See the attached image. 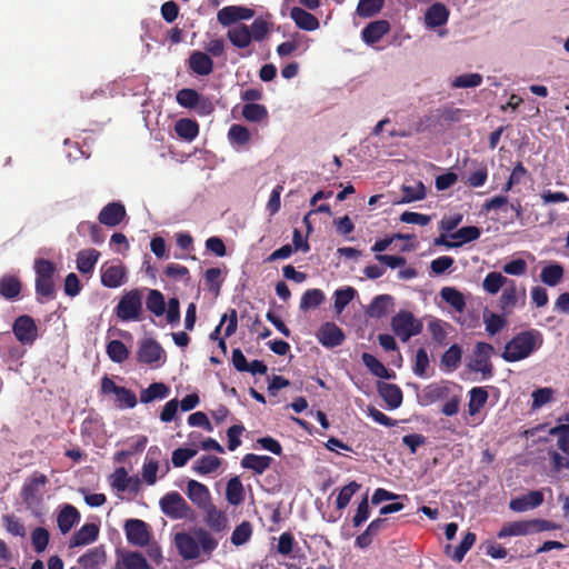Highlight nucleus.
<instances>
[{"label": "nucleus", "mask_w": 569, "mask_h": 569, "mask_svg": "<svg viewBox=\"0 0 569 569\" xmlns=\"http://www.w3.org/2000/svg\"><path fill=\"white\" fill-rule=\"evenodd\" d=\"M542 345V335L530 329L517 333L503 348L501 357L507 362H516L528 358Z\"/></svg>", "instance_id": "f257e3e1"}, {"label": "nucleus", "mask_w": 569, "mask_h": 569, "mask_svg": "<svg viewBox=\"0 0 569 569\" xmlns=\"http://www.w3.org/2000/svg\"><path fill=\"white\" fill-rule=\"evenodd\" d=\"M143 297L139 289L124 291L114 308L117 318L122 322L143 320Z\"/></svg>", "instance_id": "f03ea898"}, {"label": "nucleus", "mask_w": 569, "mask_h": 569, "mask_svg": "<svg viewBox=\"0 0 569 569\" xmlns=\"http://www.w3.org/2000/svg\"><path fill=\"white\" fill-rule=\"evenodd\" d=\"M390 326L395 335L402 342H407L412 337L421 333L423 327L421 320L417 319L412 312L407 310L397 312L391 318Z\"/></svg>", "instance_id": "7ed1b4c3"}, {"label": "nucleus", "mask_w": 569, "mask_h": 569, "mask_svg": "<svg viewBox=\"0 0 569 569\" xmlns=\"http://www.w3.org/2000/svg\"><path fill=\"white\" fill-rule=\"evenodd\" d=\"M48 478L41 472H33L23 483L21 488V499L29 509L38 508L43 500L44 487Z\"/></svg>", "instance_id": "20e7f679"}, {"label": "nucleus", "mask_w": 569, "mask_h": 569, "mask_svg": "<svg viewBox=\"0 0 569 569\" xmlns=\"http://www.w3.org/2000/svg\"><path fill=\"white\" fill-rule=\"evenodd\" d=\"M161 511L174 520L189 519L193 516V510L187 503L184 498L177 491L166 493L160 499Z\"/></svg>", "instance_id": "39448f33"}, {"label": "nucleus", "mask_w": 569, "mask_h": 569, "mask_svg": "<svg viewBox=\"0 0 569 569\" xmlns=\"http://www.w3.org/2000/svg\"><path fill=\"white\" fill-rule=\"evenodd\" d=\"M495 352L492 345L479 341L473 349V359L468 365L469 369L480 372L483 379H490L493 376V366L490 360Z\"/></svg>", "instance_id": "423d86ee"}, {"label": "nucleus", "mask_w": 569, "mask_h": 569, "mask_svg": "<svg viewBox=\"0 0 569 569\" xmlns=\"http://www.w3.org/2000/svg\"><path fill=\"white\" fill-rule=\"evenodd\" d=\"M550 435L557 437L558 448L567 456L553 451L551 453L552 468L556 471L569 469V425H558L550 430Z\"/></svg>", "instance_id": "0eeeda50"}, {"label": "nucleus", "mask_w": 569, "mask_h": 569, "mask_svg": "<svg viewBox=\"0 0 569 569\" xmlns=\"http://www.w3.org/2000/svg\"><path fill=\"white\" fill-rule=\"evenodd\" d=\"M101 392L103 395L113 393L118 402V408L120 409H131L138 403L137 396L132 390L117 386L114 381L107 376L101 380Z\"/></svg>", "instance_id": "6e6552de"}, {"label": "nucleus", "mask_w": 569, "mask_h": 569, "mask_svg": "<svg viewBox=\"0 0 569 569\" xmlns=\"http://www.w3.org/2000/svg\"><path fill=\"white\" fill-rule=\"evenodd\" d=\"M164 351L157 340L152 338H146L140 341L139 348L137 350V360L140 363L149 366L156 365V367H158L161 361H164Z\"/></svg>", "instance_id": "1a4fd4ad"}, {"label": "nucleus", "mask_w": 569, "mask_h": 569, "mask_svg": "<svg viewBox=\"0 0 569 569\" xmlns=\"http://www.w3.org/2000/svg\"><path fill=\"white\" fill-rule=\"evenodd\" d=\"M12 332L16 339L23 346H31L38 338V327L29 315L19 316L13 325Z\"/></svg>", "instance_id": "9d476101"}, {"label": "nucleus", "mask_w": 569, "mask_h": 569, "mask_svg": "<svg viewBox=\"0 0 569 569\" xmlns=\"http://www.w3.org/2000/svg\"><path fill=\"white\" fill-rule=\"evenodd\" d=\"M126 537L131 545L144 547L150 541L148 525L140 519H128L123 526Z\"/></svg>", "instance_id": "9b49d317"}, {"label": "nucleus", "mask_w": 569, "mask_h": 569, "mask_svg": "<svg viewBox=\"0 0 569 569\" xmlns=\"http://www.w3.org/2000/svg\"><path fill=\"white\" fill-rule=\"evenodd\" d=\"M174 543L179 555L184 560L197 559L200 556V548L198 546L194 533L179 532L174 536Z\"/></svg>", "instance_id": "f8f14e48"}, {"label": "nucleus", "mask_w": 569, "mask_h": 569, "mask_svg": "<svg viewBox=\"0 0 569 569\" xmlns=\"http://www.w3.org/2000/svg\"><path fill=\"white\" fill-rule=\"evenodd\" d=\"M319 342L326 348H335L345 341V333L335 322H326L317 333Z\"/></svg>", "instance_id": "ddd939ff"}, {"label": "nucleus", "mask_w": 569, "mask_h": 569, "mask_svg": "<svg viewBox=\"0 0 569 569\" xmlns=\"http://www.w3.org/2000/svg\"><path fill=\"white\" fill-rule=\"evenodd\" d=\"M187 496L200 510L212 505L211 495L208 487L197 480H189L187 485Z\"/></svg>", "instance_id": "4468645a"}, {"label": "nucleus", "mask_w": 569, "mask_h": 569, "mask_svg": "<svg viewBox=\"0 0 569 569\" xmlns=\"http://www.w3.org/2000/svg\"><path fill=\"white\" fill-rule=\"evenodd\" d=\"M202 511L204 512L203 521L212 532L222 535L228 530L227 515L222 510L217 509L213 503Z\"/></svg>", "instance_id": "2eb2a0df"}, {"label": "nucleus", "mask_w": 569, "mask_h": 569, "mask_svg": "<svg viewBox=\"0 0 569 569\" xmlns=\"http://www.w3.org/2000/svg\"><path fill=\"white\" fill-rule=\"evenodd\" d=\"M126 213V208L121 202H110L101 209L98 219L101 224L116 227L123 221Z\"/></svg>", "instance_id": "dca6fc26"}, {"label": "nucleus", "mask_w": 569, "mask_h": 569, "mask_svg": "<svg viewBox=\"0 0 569 569\" xmlns=\"http://www.w3.org/2000/svg\"><path fill=\"white\" fill-rule=\"evenodd\" d=\"M188 67L198 76H208L213 71L214 63L208 53L194 50L189 56Z\"/></svg>", "instance_id": "f3484780"}, {"label": "nucleus", "mask_w": 569, "mask_h": 569, "mask_svg": "<svg viewBox=\"0 0 569 569\" xmlns=\"http://www.w3.org/2000/svg\"><path fill=\"white\" fill-rule=\"evenodd\" d=\"M543 502V495L539 490H532L527 495L512 499L509 508L515 512H525L539 507Z\"/></svg>", "instance_id": "a211bd4d"}, {"label": "nucleus", "mask_w": 569, "mask_h": 569, "mask_svg": "<svg viewBox=\"0 0 569 569\" xmlns=\"http://www.w3.org/2000/svg\"><path fill=\"white\" fill-rule=\"evenodd\" d=\"M127 271L122 264L103 266L101 283L107 288H118L126 282Z\"/></svg>", "instance_id": "6ab92c4d"}, {"label": "nucleus", "mask_w": 569, "mask_h": 569, "mask_svg": "<svg viewBox=\"0 0 569 569\" xmlns=\"http://www.w3.org/2000/svg\"><path fill=\"white\" fill-rule=\"evenodd\" d=\"M449 10L441 2L431 4L425 13V22L429 28H438L445 26L449 19Z\"/></svg>", "instance_id": "aec40b11"}, {"label": "nucleus", "mask_w": 569, "mask_h": 569, "mask_svg": "<svg viewBox=\"0 0 569 569\" xmlns=\"http://www.w3.org/2000/svg\"><path fill=\"white\" fill-rule=\"evenodd\" d=\"M450 395V387L446 383H430L425 387L421 396V403L429 406L440 400H445Z\"/></svg>", "instance_id": "412c9836"}, {"label": "nucleus", "mask_w": 569, "mask_h": 569, "mask_svg": "<svg viewBox=\"0 0 569 569\" xmlns=\"http://www.w3.org/2000/svg\"><path fill=\"white\" fill-rule=\"evenodd\" d=\"M22 289V283L18 276L3 274L0 278V296L9 301H14L19 298Z\"/></svg>", "instance_id": "4be33fe9"}, {"label": "nucleus", "mask_w": 569, "mask_h": 569, "mask_svg": "<svg viewBox=\"0 0 569 569\" xmlns=\"http://www.w3.org/2000/svg\"><path fill=\"white\" fill-rule=\"evenodd\" d=\"M272 462L273 458L270 456L247 453L243 456L240 463L242 468L252 470L256 475H262L271 467Z\"/></svg>", "instance_id": "5701e85b"}, {"label": "nucleus", "mask_w": 569, "mask_h": 569, "mask_svg": "<svg viewBox=\"0 0 569 569\" xmlns=\"http://www.w3.org/2000/svg\"><path fill=\"white\" fill-rule=\"evenodd\" d=\"M378 392L390 409H397L401 406L403 396L397 385L379 382Z\"/></svg>", "instance_id": "b1692460"}, {"label": "nucleus", "mask_w": 569, "mask_h": 569, "mask_svg": "<svg viewBox=\"0 0 569 569\" xmlns=\"http://www.w3.org/2000/svg\"><path fill=\"white\" fill-rule=\"evenodd\" d=\"M80 521V512L72 505H66L57 517L58 528L61 533H68Z\"/></svg>", "instance_id": "393cba45"}, {"label": "nucleus", "mask_w": 569, "mask_h": 569, "mask_svg": "<svg viewBox=\"0 0 569 569\" xmlns=\"http://www.w3.org/2000/svg\"><path fill=\"white\" fill-rule=\"evenodd\" d=\"M99 527L96 523H84L77 530L70 540V547L86 546L97 540Z\"/></svg>", "instance_id": "a878e982"}, {"label": "nucleus", "mask_w": 569, "mask_h": 569, "mask_svg": "<svg viewBox=\"0 0 569 569\" xmlns=\"http://www.w3.org/2000/svg\"><path fill=\"white\" fill-rule=\"evenodd\" d=\"M390 30V24L387 20H377L370 22L362 30V39L368 44L378 42Z\"/></svg>", "instance_id": "bb28decb"}, {"label": "nucleus", "mask_w": 569, "mask_h": 569, "mask_svg": "<svg viewBox=\"0 0 569 569\" xmlns=\"http://www.w3.org/2000/svg\"><path fill=\"white\" fill-rule=\"evenodd\" d=\"M290 18L295 21L296 26L302 30L313 31L319 28L317 17L302 8L293 7L290 10Z\"/></svg>", "instance_id": "cd10ccee"}, {"label": "nucleus", "mask_w": 569, "mask_h": 569, "mask_svg": "<svg viewBox=\"0 0 569 569\" xmlns=\"http://www.w3.org/2000/svg\"><path fill=\"white\" fill-rule=\"evenodd\" d=\"M361 360L373 376L387 380L396 378L395 371L387 369L385 365L380 360H378L373 355L363 352L361 356Z\"/></svg>", "instance_id": "c85d7f7f"}, {"label": "nucleus", "mask_w": 569, "mask_h": 569, "mask_svg": "<svg viewBox=\"0 0 569 569\" xmlns=\"http://www.w3.org/2000/svg\"><path fill=\"white\" fill-rule=\"evenodd\" d=\"M100 258V252L96 249H83L77 254V269L82 274H89L94 270L96 263Z\"/></svg>", "instance_id": "c756f323"}, {"label": "nucleus", "mask_w": 569, "mask_h": 569, "mask_svg": "<svg viewBox=\"0 0 569 569\" xmlns=\"http://www.w3.org/2000/svg\"><path fill=\"white\" fill-rule=\"evenodd\" d=\"M462 348L458 343L451 345L441 356L440 366L448 372L457 370L461 363Z\"/></svg>", "instance_id": "7c9ffc66"}, {"label": "nucleus", "mask_w": 569, "mask_h": 569, "mask_svg": "<svg viewBox=\"0 0 569 569\" xmlns=\"http://www.w3.org/2000/svg\"><path fill=\"white\" fill-rule=\"evenodd\" d=\"M449 323L435 319L428 323V330L431 335V339L435 343V347H446L448 345V328Z\"/></svg>", "instance_id": "2f4dec72"}, {"label": "nucleus", "mask_w": 569, "mask_h": 569, "mask_svg": "<svg viewBox=\"0 0 569 569\" xmlns=\"http://www.w3.org/2000/svg\"><path fill=\"white\" fill-rule=\"evenodd\" d=\"M106 561V552L102 547H94L80 556L78 563L83 569H99L100 565Z\"/></svg>", "instance_id": "473e14b6"}, {"label": "nucleus", "mask_w": 569, "mask_h": 569, "mask_svg": "<svg viewBox=\"0 0 569 569\" xmlns=\"http://www.w3.org/2000/svg\"><path fill=\"white\" fill-rule=\"evenodd\" d=\"M36 295L39 303L53 300L56 298V284L53 278H36Z\"/></svg>", "instance_id": "72a5a7b5"}, {"label": "nucleus", "mask_w": 569, "mask_h": 569, "mask_svg": "<svg viewBox=\"0 0 569 569\" xmlns=\"http://www.w3.org/2000/svg\"><path fill=\"white\" fill-rule=\"evenodd\" d=\"M227 37L230 42L239 49L249 47L252 41L251 32L247 24H240L229 29Z\"/></svg>", "instance_id": "f704fd0d"}, {"label": "nucleus", "mask_w": 569, "mask_h": 569, "mask_svg": "<svg viewBox=\"0 0 569 569\" xmlns=\"http://www.w3.org/2000/svg\"><path fill=\"white\" fill-rule=\"evenodd\" d=\"M393 306V298L389 295H380L373 298L368 307L367 313L371 318H382L387 316L388 309Z\"/></svg>", "instance_id": "c9c22d12"}, {"label": "nucleus", "mask_w": 569, "mask_h": 569, "mask_svg": "<svg viewBox=\"0 0 569 569\" xmlns=\"http://www.w3.org/2000/svg\"><path fill=\"white\" fill-rule=\"evenodd\" d=\"M565 269L560 263H550L541 269L540 280L549 286L556 287L563 279Z\"/></svg>", "instance_id": "e433bc0d"}, {"label": "nucleus", "mask_w": 569, "mask_h": 569, "mask_svg": "<svg viewBox=\"0 0 569 569\" xmlns=\"http://www.w3.org/2000/svg\"><path fill=\"white\" fill-rule=\"evenodd\" d=\"M170 389L163 382H152L140 392V401L149 403L156 399H164L169 396Z\"/></svg>", "instance_id": "4c0bfd02"}, {"label": "nucleus", "mask_w": 569, "mask_h": 569, "mask_svg": "<svg viewBox=\"0 0 569 569\" xmlns=\"http://www.w3.org/2000/svg\"><path fill=\"white\" fill-rule=\"evenodd\" d=\"M226 499L232 506L243 502L244 488L239 477H233L227 482Z\"/></svg>", "instance_id": "58836bf2"}, {"label": "nucleus", "mask_w": 569, "mask_h": 569, "mask_svg": "<svg viewBox=\"0 0 569 569\" xmlns=\"http://www.w3.org/2000/svg\"><path fill=\"white\" fill-rule=\"evenodd\" d=\"M529 533L527 520L506 522L497 533L499 539L508 537L527 536Z\"/></svg>", "instance_id": "ea45409f"}, {"label": "nucleus", "mask_w": 569, "mask_h": 569, "mask_svg": "<svg viewBox=\"0 0 569 569\" xmlns=\"http://www.w3.org/2000/svg\"><path fill=\"white\" fill-rule=\"evenodd\" d=\"M174 131L186 141H192L199 134V126L194 120L183 118L176 122Z\"/></svg>", "instance_id": "a19ab883"}, {"label": "nucleus", "mask_w": 569, "mask_h": 569, "mask_svg": "<svg viewBox=\"0 0 569 569\" xmlns=\"http://www.w3.org/2000/svg\"><path fill=\"white\" fill-rule=\"evenodd\" d=\"M440 297L458 312H462L466 308L463 295L453 287H443Z\"/></svg>", "instance_id": "79ce46f5"}, {"label": "nucleus", "mask_w": 569, "mask_h": 569, "mask_svg": "<svg viewBox=\"0 0 569 569\" xmlns=\"http://www.w3.org/2000/svg\"><path fill=\"white\" fill-rule=\"evenodd\" d=\"M488 392L483 387H475L469 391L468 412L473 416L480 411L488 400Z\"/></svg>", "instance_id": "37998d69"}, {"label": "nucleus", "mask_w": 569, "mask_h": 569, "mask_svg": "<svg viewBox=\"0 0 569 569\" xmlns=\"http://www.w3.org/2000/svg\"><path fill=\"white\" fill-rule=\"evenodd\" d=\"M481 236V229L476 226L462 227L456 232L450 233V238L457 241V248L463 246L465 243H469L471 241H476Z\"/></svg>", "instance_id": "c03bdc74"}, {"label": "nucleus", "mask_w": 569, "mask_h": 569, "mask_svg": "<svg viewBox=\"0 0 569 569\" xmlns=\"http://www.w3.org/2000/svg\"><path fill=\"white\" fill-rule=\"evenodd\" d=\"M193 533L197 538L200 551L211 555L212 551L217 549L219 542L210 531L203 528H197L193 530Z\"/></svg>", "instance_id": "a18cd8bd"}, {"label": "nucleus", "mask_w": 569, "mask_h": 569, "mask_svg": "<svg viewBox=\"0 0 569 569\" xmlns=\"http://www.w3.org/2000/svg\"><path fill=\"white\" fill-rule=\"evenodd\" d=\"M325 293L320 289H308L301 297L300 310L307 311L309 309L318 308L325 301Z\"/></svg>", "instance_id": "49530a36"}, {"label": "nucleus", "mask_w": 569, "mask_h": 569, "mask_svg": "<svg viewBox=\"0 0 569 569\" xmlns=\"http://www.w3.org/2000/svg\"><path fill=\"white\" fill-rule=\"evenodd\" d=\"M402 198L400 200L401 203H410L413 201H419L426 198V187L421 181L416 182L412 186L403 184L401 187Z\"/></svg>", "instance_id": "de8ad7c7"}, {"label": "nucleus", "mask_w": 569, "mask_h": 569, "mask_svg": "<svg viewBox=\"0 0 569 569\" xmlns=\"http://www.w3.org/2000/svg\"><path fill=\"white\" fill-rule=\"evenodd\" d=\"M108 357L117 363H122L129 358L130 351L120 340H111L106 348Z\"/></svg>", "instance_id": "09e8293b"}, {"label": "nucleus", "mask_w": 569, "mask_h": 569, "mask_svg": "<svg viewBox=\"0 0 569 569\" xmlns=\"http://www.w3.org/2000/svg\"><path fill=\"white\" fill-rule=\"evenodd\" d=\"M147 309L153 313L156 317H160L166 311V301L163 295L156 289L149 290L147 300H146Z\"/></svg>", "instance_id": "8fccbe9b"}, {"label": "nucleus", "mask_w": 569, "mask_h": 569, "mask_svg": "<svg viewBox=\"0 0 569 569\" xmlns=\"http://www.w3.org/2000/svg\"><path fill=\"white\" fill-rule=\"evenodd\" d=\"M221 465L218 457L207 455L200 457L193 466V470L199 475H208L214 472Z\"/></svg>", "instance_id": "3c124183"}, {"label": "nucleus", "mask_w": 569, "mask_h": 569, "mask_svg": "<svg viewBox=\"0 0 569 569\" xmlns=\"http://www.w3.org/2000/svg\"><path fill=\"white\" fill-rule=\"evenodd\" d=\"M121 565L124 569H151V566L143 555L138 551H128L124 553Z\"/></svg>", "instance_id": "603ef678"}, {"label": "nucleus", "mask_w": 569, "mask_h": 569, "mask_svg": "<svg viewBox=\"0 0 569 569\" xmlns=\"http://www.w3.org/2000/svg\"><path fill=\"white\" fill-rule=\"evenodd\" d=\"M252 536V525L244 520L240 525H238L232 535H231V543L239 547L247 543Z\"/></svg>", "instance_id": "864d4df0"}, {"label": "nucleus", "mask_w": 569, "mask_h": 569, "mask_svg": "<svg viewBox=\"0 0 569 569\" xmlns=\"http://www.w3.org/2000/svg\"><path fill=\"white\" fill-rule=\"evenodd\" d=\"M242 116L250 122H260L268 117V110L263 104L246 103L242 109Z\"/></svg>", "instance_id": "5fc2aeb1"}, {"label": "nucleus", "mask_w": 569, "mask_h": 569, "mask_svg": "<svg viewBox=\"0 0 569 569\" xmlns=\"http://www.w3.org/2000/svg\"><path fill=\"white\" fill-rule=\"evenodd\" d=\"M517 301L518 296L516 284L513 281H509V286L503 289L500 297V307L505 312L510 313L516 307Z\"/></svg>", "instance_id": "6e6d98bb"}, {"label": "nucleus", "mask_w": 569, "mask_h": 569, "mask_svg": "<svg viewBox=\"0 0 569 569\" xmlns=\"http://www.w3.org/2000/svg\"><path fill=\"white\" fill-rule=\"evenodd\" d=\"M178 104L187 109H193L200 101V94L197 90L183 88L176 94Z\"/></svg>", "instance_id": "4d7b16f0"}, {"label": "nucleus", "mask_w": 569, "mask_h": 569, "mask_svg": "<svg viewBox=\"0 0 569 569\" xmlns=\"http://www.w3.org/2000/svg\"><path fill=\"white\" fill-rule=\"evenodd\" d=\"M361 488L360 483L356 482V481H351L349 482L348 485L343 486L339 493H338V497H337V500H336V506H337V509L338 510H342L345 509L352 496Z\"/></svg>", "instance_id": "13d9d810"}, {"label": "nucleus", "mask_w": 569, "mask_h": 569, "mask_svg": "<svg viewBox=\"0 0 569 569\" xmlns=\"http://www.w3.org/2000/svg\"><path fill=\"white\" fill-rule=\"evenodd\" d=\"M429 357L425 348H419L416 351L412 371L417 377L426 378L427 369L429 368Z\"/></svg>", "instance_id": "bf43d9fd"}, {"label": "nucleus", "mask_w": 569, "mask_h": 569, "mask_svg": "<svg viewBox=\"0 0 569 569\" xmlns=\"http://www.w3.org/2000/svg\"><path fill=\"white\" fill-rule=\"evenodd\" d=\"M357 291L352 287L338 289L335 292V309L340 313L355 298Z\"/></svg>", "instance_id": "052dcab7"}, {"label": "nucleus", "mask_w": 569, "mask_h": 569, "mask_svg": "<svg viewBox=\"0 0 569 569\" xmlns=\"http://www.w3.org/2000/svg\"><path fill=\"white\" fill-rule=\"evenodd\" d=\"M383 4L385 0H360L357 13L363 18L373 17L382 9Z\"/></svg>", "instance_id": "680f3d73"}, {"label": "nucleus", "mask_w": 569, "mask_h": 569, "mask_svg": "<svg viewBox=\"0 0 569 569\" xmlns=\"http://www.w3.org/2000/svg\"><path fill=\"white\" fill-rule=\"evenodd\" d=\"M508 282V279L506 277H503L501 273L499 272H489L485 280H483V289L491 293V295H495L497 293L500 288L502 286H505L506 283Z\"/></svg>", "instance_id": "e2e57ef3"}, {"label": "nucleus", "mask_w": 569, "mask_h": 569, "mask_svg": "<svg viewBox=\"0 0 569 569\" xmlns=\"http://www.w3.org/2000/svg\"><path fill=\"white\" fill-rule=\"evenodd\" d=\"M50 540L49 531L43 527H38L31 532V542L36 552L41 553L48 547Z\"/></svg>", "instance_id": "0e129e2a"}, {"label": "nucleus", "mask_w": 569, "mask_h": 569, "mask_svg": "<svg viewBox=\"0 0 569 569\" xmlns=\"http://www.w3.org/2000/svg\"><path fill=\"white\" fill-rule=\"evenodd\" d=\"M485 325L486 331L490 336H495L500 332L507 325V319L505 316H500L497 313L485 315Z\"/></svg>", "instance_id": "69168bd1"}, {"label": "nucleus", "mask_w": 569, "mask_h": 569, "mask_svg": "<svg viewBox=\"0 0 569 569\" xmlns=\"http://www.w3.org/2000/svg\"><path fill=\"white\" fill-rule=\"evenodd\" d=\"M131 481H133V478L128 476L123 467L118 468L111 476V487L121 492L128 490Z\"/></svg>", "instance_id": "338daca9"}, {"label": "nucleus", "mask_w": 569, "mask_h": 569, "mask_svg": "<svg viewBox=\"0 0 569 569\" xmlns=\"http://www.w3.org/2000/svg\"><path fill=\"white\" fill-rule=\"evenodd\" d=\"M228 137L232 143L243 146L250 141L251 134L244 126L232 124L229 129Z\"/></svg>", "instance_id": "774afa93"}]
</instances>
